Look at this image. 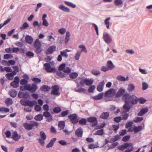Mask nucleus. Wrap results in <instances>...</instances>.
<instances>
[{"instance_id": "e2e57ef3", "label": "nucleus", "mask_w": 152, "mask_h": 152, "mask_svg": "<svg viewBox=\"0 0 152 152\" xmlns=\"http://www.w3.org/2000/svg\"><path fill=\"white\" fill-rule=\"evenodd\" d=\"M95 88V86L94 85H91L89 87L88 91L89 92H93Z\"/></svg>"}, {"instance_id": "e433bc0d", "label": "nucleus", "mask_w": 152, "mask_h": 152, "mask_svg": "<svg viewBox=\"0 0 152 152\" xmlns=\"http://www.w3.org/2000/svg\"><path fill=\"white\" fill-rule=\"evenodd\" d=\"M123 1L122 0H115L114 1L115 5L117 6L121 5L123 4Z\"/></svg>"}, {"instance_id": "4468645a", "label": "nucleus", "mask_w": 152, "mask_h": 152, "mask_svg": "<svg viewBox=\"0 0 152 152\" xmlns=\"http://www.w3.org/2000/svg\"><path fill=\"white\" fill-rule=\"evenodd\" d=\"M21 136L19 135L16 131H15L13 133L11 138L13 140L15 141H18L20 138Z\"/></svg>"}, {"instance_id": "f8f14e48", "label": "nucleus", "mask_w": 152, "mask_h": 152, "mask_svg": "<svg viewBox=\"0 0 152 152\" xmlns=\"http://www.w3.org/2000/svg\"><path fill=\"white\" fill-rule=\"evenodd\" d=\"M125 90L122 88H121L116 93L115 97L118 98L122 96H123L125 94Z\"/></svg>"}, {"instance_id": "a878e982", "label": "nucleus", "mask_w": 152, "mask_h": 152, "mask_svg": "<svg viewBox=\"0 0 152 152\" xmlns=\"http://www.w3.org/2000/svg\"><path fill=\"white\" fill-rule=\"evenodd\" d=\"M87 119L85 118H81L78 121L79 124L81 126L86 125Z\"/></svg>"}, {"instance_id": "2f4dec72", "label": "nucleus", "mask_w": 152, "mask_h": 152, "mask_svg": "<svg viewBox=\"0 0 152 152\" xmlns=\"http://www.w3.org/2000/svg\"><path fill=\"white\" fill-rule=\"evenodd\" d=\"M70 35L69 31H67L66 33V36L64 39V42L65 44H66L69 41Z\"/></svg>"}, {"instance_id": "c756f323", "label": "nucleus", "mask_w": 152, "mask_h": 152, "mask_svg": "<svg viewBox=\"0 0 152 152\" xmlns=\"http://www.w3.org/2000/svg\"><path fill=\"white\" fill-rule=\"evenodd\" d=\"M34 119L37 121H41L43 119V115L41 114H39L34 117Z\"/></svg>"}, {"instance_id": "49530a36", "label": "nucleus", "mask_w": 152, "mask_h": 152, "mask_svg": "<svg viewBox=\"0 0 152 152\" xmlns=\"http://www.w3.org/2000/svg\"><path fill=\"white\" fill-rule=\"evenodd\" d=\"M92 73L95 75H97L100 73V72L98 70L96 69H92L91 71Z\"/></svg>"}, {"instance_id": "5701e85b", "label": "nucleus", "mask_w": 152, "mask_h": 152, "mask_svg": "<svg viewBox=\"0 0 152 152\" xmlns=\"http://www.w3.org/2000/svg\"><path fill=\"white\" fill-rule=\"evenodd\" d=\"M116 79L119 81H124L128 80L129 77L128 76H126V78H125L124 77L121 75H119L117 77Z\"/></svg>"}, {"instance_id": "f03ea898", "label": "nucleus", "mask_w": 152, "mask_h": 152, "mask_svg": "<svg viewBox=\"0 0 152 152\" xmlns=\"http://www.w3.org/2000/svg\"><path fill=\"white\" fill-rule=\"evenodd\" d=\"M122 99L132 105L133 106L137 104V97L134 95H131L129 93H126L123 96Z\"/></svg>"}, {"instance_id": "c9c22d12", "label": "nucleus", "mask_w": 152, "mask_h": 152, "mask_svg": "<svg viewBox=\"0 0 152 152\" xmlns=\"http://www.w3.org/2000/svg\"><path fill=\"white\" fill-rule=\"evenodd\" d=\"M15 75L12 72L10 73H7L6 75V78L8 80H11L12 79V77Z\"/></svg>"}, {"instance_id": "4be33fe9", "label": "nucleus", "mask_w": 152, "mask_h": 152, "mask_svg": "<svg viewBox=\"0 0 152 152\" xmlns=\"http://www.w3.org/2000/svg\"><path fill=\"white\" fill-rule=\"evenodd\" d=\"M58 8L62 11L65 12H69L70 11V10L68 8L65 7L62 4L59 5L58 6Z\"/></svg>"}, {"instance_id": "6ab92c4d", "label": "nucleus", "mask_w": 152, "mask_h": 152, "mask_svg": "<svg viewBox=\"0 0 152 152\" xmlns=\"http://www.w3.org/2000/svg\"><path fill=\"white\" fill-rule=\"evenodd\" d=\"M109 113L108 112H104L101 114L100 118L103 119H107L109 116Z\"/></svg>"}, {"instance_id": "aec40b11", "label": "nucleus", "mask_w": 152, "mask_h": 152, "mask_svg": "<svg viewBox=\"0 0 152 152\" xmlns=\"http://www.w3.org/2000/svg\"><path fill=\"white\" fill-rule=\"evenodd\" d=\"M9 93L11 96L14 98L17 95V91L15 89H12L9 91Z\"/></svg>"}, {"instance_id": "cd10ccee", "label": "nucleus", "mask_w": 152, "mask_h": 152, "mask_svg": "<svg viewBox=\"0 0 152 152\" xmlns=\"http://www.w3.org/2000/svg\"><path fill=\"white\" fill-rule=\"evenodd\" d=\"M30 123L31 130L32 129L34 126H36L37 127L39 125V123L34 121H30Z\"/></svg>"}, {"instance_id": "0e129e2a", "label": "nucleus", "mask_w": 152, "mask_h": 152, "mask_svg": "<svg viewBox=\"0 0 152 152\" xmlns=\"http://www.w3.org/2000/svg\"><path fill=\"white\" fill-rule=\"evenodd\" d=\"M61 54L63 57H64L65 58H67L68 57V54H67L65 50H63L60 52Z\"/></svg>"}, {"instance_id": "a19ab883", "label": "nucleus", "mask_w": 152, "mask_h": 152, "mask_svg": "<svg viewBox=\"0 0 152 152\" xmlns=\"http://www.w3.org/2000/svg\"><path fill=\"white\" fill-rule=\"evenodd\" d=\"M40 135L41 139L43 140H45L46 139V135L45 134V133L43 131H40Z\"/></svg>"}, {"instance_id": "b1692460", "label": "nucleus", "mask_w": 152, "mask_h": 152, "mask_svg": "<svg viewBox=\"0 0 152 152\" xmlns=\"http://www.w3.org/2000/svg\"><path fill=\"white\" fill-rule=\"evenodd\" d=\"M103 95V93H99L98 95H96L93 97V98L95 100H100L102 98Z\"/></svg>"}, {"instance_id": "bb28decb", "label": "nucleus", "mask_w": 152, "mask_h": 152, "mask_svg": "<svg viewBox=\"0 0 152 152\" xmlns=\"http://www.w3.org/2000/svg\"><path fill=\"white\" fill-rule=\"evenodd\" d=\"M34 46L35 48H39L41 47V44L39 41V39H37L34 43Z\"/></svg>"}, {"instance_id": "20e7f679", "label": "nucleus", "mask_w": 152, "mask_h": 152, "mask_svg": "<svg viewBox=\"0 0 152 152\" xmlns=\"http://www.w3.org/2000/svg\"><path fill=\"white\" fill-rule=\"evenodd\" d=\"M20 102L21 104L24 106H28L31 107H33L34 105L37 104L36 101L27 100L25 101V100L23 99H21Z\"/></svg>"}, {"instance_id": "412c9836", "label": "nucleus", "mask_w": 152, "mask_h": 152, "mask_svg": "<svg viewBox=\"0 0 152 152\" xmlns=\"http://www.w3.org/2000/svg\"><path fill=\"white\" fill-rule=\"evenodd\" d=\"M56 140V138H52L50 141V142L47 144L46 146L47 148H49L53 146Z\"/></svg>"}, {"instance_id": "4d7b16f0", "label": "nucleus", "mask_w": 152, "mask_h": 152, "mask_svg": "<svg viewBox=\"0 0 152 152\" xmlns=\"http://www.w3.org/2000/svg\"><path fill=\"white\" fill-rule=\"evenodd\" d=\"M143 119V118L142 117H137L135 118L133 121L137 123L142 121Z\"/></svg>"}, {"instance_id": "58836bf2", "label": "nucleus", "mask_w": 152, "mask_h": 152, "mask_svg": "<svg viewBox=\"0 0 152 152\" xmlns=\"http://www.w3.org/2000/svg\"><path fill=\"white\" fill-rule=\"evenodd\" d=\"M64 3L67 5L72 7V8H75L76 7V5L72 3L71 2H68L67 1H65L64 2Z\"/></svg>"}, {"instance_id": "774afa93", "label": "nucleus", "mask_w": 152, "mask_h": 152, "mask_svg": "<svg viewBox=\"0 0 152 152\" xmlns=\"http://www.w3.org/2000/svg\"><path fill=\"white\" fill-rule=\"evenodd\" d=\"M32 80L35 83H39L41 81V80L40 79L35 77L33 78L32 79Z\"/></svg>"}, {"instance_id": "09e8293b", "label": "nucleus", "mask_w": 152, "mask_h": 152, "mask_svg": "<svg viewBox=\"0 0 152 152\" xmlns=\"http://www.w3.org/2000/svg\"><path fill=\"white\" fill-rule=\"evenodd\" d=\"M142 128V126H135L134 128V132L135 133H137L141 130Z\"/></svg>"}, {"instance_id": "0eeeda50", "label": "nucleus", "mask_w": 152, "mask_h": 152, "mask_svg": "<svg viewBox=\"0 0 152 152\" xmlns=\"http://www.w3.org/2000/svg\"><path fill=\"white\" fill-rule=\"evenodd\" d=\"M123 101L125 102V104L123 106V108L124 110V112L127 113L128 112L130 109L132 107V105L129 104L124 99H123Z\"/></svg>"}, {"instance_id": "338daca9", "label": "nucleus", "mask_w": 152, "mask_h": 152, "mask_svg": "<svg viewBox=\"0 0 152 152\" xmlns=\"http://www.w3.org/2000/svg\"><path fill=\"white\" fill-rule=\"evenodd\" d=\"M129 116V114L128 113H125L122 115V120H127Z\"/></svg>"}, {"instance_id": "ddd939ff", "label": "nucleus", "mask_w": 152, "mask_h": 152, "mask_svg": "<svg viewBox=\"0 0 152 152\" xmlns=\"http://www.w3.org/2000/svg\"><path fill=\"white\" fill-rule=\"evenodd\" d=\"M83 132L82 128L79 127L75 131V134L78 137H81L83 135Z\"/></svg>"}, {"instance_id": "13d9d810", "label": "nucleus", "mask_w": 152, "mask_h": 152, "mask_svg": "<svg viewBox=\"0 0 152 152\" xmlns=\"http://www.w3.org/2000/svg\"><path fill=\"white\" fill-rule=\"evenodd\" d=\"M112 129L114 130L115 132L116 133L118 130L119 129V125H112Z\"/></svg>"}, {"instance_id": "f704fd0d", "label": "nucleus", "mask_w": 152, "mask_h": 152, "mask_svg": "<svg viewBox=\"0 0 152 152\" xmlns=\"http://www.w3.org/2000/svg\"><path fill=\"white\" fill-rule=\"evenodd\" d=\"M69 76L70 78L75 79L78 76V74L75 72H72L69 74Z\"/></svg>"}, {"instance_id": "f257e3e1", "label": "nucleus", "mask_w": 152, "mask_h": 152, "mask_svg": "<svg viewBox=\"0 0 152 152\" xmlns=\"http://www.w3.org/2000/svg\"><path fill=\"white\" fill-rule=\"evenodd\" d=\"M51 62L49 63H46L44 64V67L45 68V70L48 72L51 73L56 72V75L61 78H63L65 77V74L61 72V71H57L55 67L52 68L50 64Z\"/></svg>"}, {"instance_id": "680f3d73", "label": "nucleus", "mask_w": 152, "mask_h": 152, "mask_svg": "<svg viewBox=\"0 0 152 152\" xmlns=\"http://www.w3.org/2000/svg\"><path fill=\"white\" fill-rule=\"evenodd\" d=\"M28 81L27 80L23 79L20 80V83L22 85H25V86L27 85Z\"/></svg>"}, {"instance_id": "864d4df0", "label": "nucleus", "mask_w": 152, "mask_h": 152, "mask_svg": "<svg viewBox=\"0 0 152 152\" xmlns=\"http://www.w3.org/2000/svg\"><path fill=\"white\" fill-rule=\"evenodd\" d=\"M46 118H49L52 115L48 111H45L43 113V115Z\"/></svg>"}, {"instance_id": "c03bdc74", "label": "nucleus", "mask_w": 152, "mask_h": 152, "mask_svg": "<svg viewBox=\"0 0 152 152\" xmlns=\"http://www.w3.org/2000/svg\"><path fill=\"white\" fill-rule=\"evenodd\" d=\"M110 19V17H108L106 18L104 21V23L106 25V27L107 28H109V20Z\"/></svg>"}, {"instance_id": "a211bd4d", "label": "nucleus", "mask_w": 152, "mask_h": 152, "mask_svg": "<svg viewBox=\"0 0 152 152\" xmlns=\"http://www.w3.org/2000/svg\"><path fill=\"white\" fill-rule=\"evenodd\" d=\"M148 108L146 107L144 108H143L138 113L137 115L139 116H142L148 112Z\"/></svg>"}, {"instance_id": "8fccbe9b", "label": "nucleus", "mask_w": 152, "mask_h": 152, "mask_svg": "<svg viewBox=\"0 0 152 152\" xmlns=\"http://www.w3.org/2000/svg\"><path fill=\"white\" fill-rule=\"evenodd\" d=\"M69 113V111L68 110L63 111L61 112V114L60 115V116L61 117H64L68 115Z\"/></svg>"}, {"instance_id": "7c9ffc66", "label": "nucleus", "mask_w": 152, "mask_h": 152, "mask_svg": "<svg viewBox=\"0 0 152 152\" xmlns=\"http://www.w3.org/2000/svg\"><path fill=\"white\" fill-rule=\"evenodd\" d=\"M65 126V122L64 121H61L59 122L58 126L61 129H63Z\"/></svg>"}, {"instance_id": "de8ad7c7", "label": "nucleus", "mask_w": 152, "mask_h": 152, "mask_svg": "<svg viewBox=\"0 0 152 152\" xmlns=\"http://www.w3.org/2000/svg\"><path fill=\"white\" fill-rule=\"evenodd\" d=\"M9 109L8 108H5L3 107H0V112L1 113H7L9 112Z\"/></svg>"}, {"instance_id": "2eb2a0df", "label": "nucleus", "mask_w": 152, "mask_h": 152, "mask_svg": "<svg viewBox=\"0 0 152 152\" xmlns=\"http://www.w3.org/2000/svg\"><path fill=\"white\" fill-rule=\"evenodd\" d=\"M104 84V80H102L100 82L97 87V90L99 92L102 91L103 90Z\"/></svg>"}, {"instance_id": "37998d69", "label": "nucleus", "mask_w": 152, "mask_h": 152, "mask_svg": "<svg viewBox=\"0 0 152 152\" xmlns=\"http://www.w3.org/2000/svg\"><path fill=\"white\" fill-rule=\"evenodd\" d=\"M12 68L14 71H12V72L15 75L19 71V67L18 66H13Z\"/></svg>"}, {"instance_id": "1a4fd4ad", "label": "nucleus", "mask_w": 152, "mask_h": 152, "mask_svg": "<svg viewBox=\"0 0 152 152\" xmlns=\"http://www.w3.org/2000/svg\"><path fill=\"white\" fill-rule=\"evenodd\" d=\"M51 89L52 90L51 92V94L54 95H60V93L59 91V88L58 86L54 85L52 86Z\"/></svg>"}, {"instance_id": "052dcab7", "label": "nucleus", "mask_w": 152, "mask_h": 152, "mask_svg": "<svg viewBox=\"0 0 152 152\" xmlns=\"http://www.w3.org/2000/svg\"><path fill=\"white\" fill-rule=\"evenodd\" d=\"M66 65L65 64H62L59 66L58 70L59 71L64 70L65 68Z\"/></svg>"}, {"instance_id": "f3484780", "label": "nucleus", "mask_w": 152, "mask_h": 152, "mask_svg": "<svg viewBox=\"0 0 152 152\" xmlns=\"http://www.w3.org/2000/svg\"><path fill=\"white\" fill-rule=\"evenodd\" d=\"M25 40L27 43L28 44H31L33 41V38L31 36L27 35L25 37Z\"/></svg>"}, {"instance_id": "5fc2aeb1", "label": "nucleus", "mask_w": 152, "mask_h": 152, "mask_svg": "<svg viewBox=\"0 0 152 152\" xmlns=\"http://www.w3.org/2000/svg\"><path fill=\"white\" fill-rule=\"evenodd\" d=\"M10 85L14 88H16L18 87L19 86V83H15L12 81L10 83Z\"/></svg>"}, {"instance_id": "393cba45", "label": "nucleus", "mask_w": 152, "mask_h": 152, "mask_svg": "<svg viewBox=\"0 0 152 152\" xmlns=\"http://www.w3.org/2000/svg\"><path fill=\"white\" fill-rule=\"evenodd\" d=\"M107 66L110 70H112L114 67V66L111 61H108L107 62Z\"/></svg>"}, {"instance_id": "72a5a7b5", "label": "nucleus", "mask_w": 152, "mask_h": 152, "mask_svg": "<svg viewBox=\"0 0 152 152\" xmlns=\"http://www.w3.org/2000/svg\"><path fill=\"white\" fill-rule=\"evenodd\" d=\"M138 101L140 104H143L146 102V100L142 97H140L139 98L137 97V102Z\"/></svg>"}, {"instance_id": "4c0bfd02", "label": "nucleus", "mask_w": 152, "mask_h": 152, "mask_svg": "<svg viewBox=\"0 0 152 152\" xmlns=\"http://www.w3.org/2000/svg\"><path fill=\"white\" fill-rule=\"evenodd\" d=\"M12 100L11 98H7L5 101V103L8 106H10L12 104Z\"/></svg>"}, {"instance_id": "bf43d9fd", "label": "nucleus", "mask_w": 152, "mask_h": 152, "mask_svg": "<svg viewBox=\"0 0 152 152\" xmlns=\"http://www.w3.org/2000/svg\"><path fill=\"white\" fill-rule=\"evenodd\" d=\"M120 136L118 135L117 134L113 137L111 139V140L113 142H115L117 141L120 138Z\"/></svg>"}, {"instance_id": "ea45409f", "label": "nucleus", "mask_w": 152, "mask_h": 152, "mask_svg": "<svg viewBox=\"0 0 152 152\" xmlns=\"http://www.w3.org/2000/svg\"><path fill=\"white\" fill-rule=\"evenodd\" d=\"M61 110V108L59 107H56L53 108V112L56 113H58Z\"/></svg>"}, {"instance_id": "9b49d317", "label": "nucleus", "mask_w": 152, "mask_h": 152, "mask_svg": "<svg viewBox=\"0 0 152 152\" xmlns=\"http://www.w3.org/2000/svg\"><path fill=\"white\" fill-rule=\"evenodd\" d=\"M56 47L55 45H52L50 46L45 52V54L47 55L52 53L56 51Z\"/></svg>"}, {"instance_id": "3c124183", "label": "nucleus", "mask_w": 152, "mask_h": 152, "mask_svg": "<svg viewBox=\"0 0 152 152\" xmlns=\"http://www.w3.org/2000/svg\"><path fill=\"white\" fill-rule=\"evenodd\" d=\"M93 82V80L92 79H89L86 78V85L89 86L91 85Z\"/></svg>"}, {"instance_id": "39448f33", "label": "nucleus", "mask_w": 152, "mask_h": 152, "mask_svg": "<svg viewBox=\"0 0 152 152\" xmlns=\"http://www.w3.org/2000/svg\"><path fill=\"white\" fill-rule=\"evenodd\" d=\"M87 121L90 123H92L91 126L95 127L98 124V120L97 118L94 116H90L87 118Z\"/></svg>"}, {"instance_id": "603ef678", "label": "nucleus", "mask_w": 152, "mask_h": 152, "mask_svg": "<svg viewBox=\"0 0 152 152\" xmlns=\"http://www.w3.org/2000/svg\"><path fill=\"white\" fill-rule=\"evenodd\" d=\"M28 27L29 25L27 23L25 22L23 24L22 26L20 27V29L21 30H23L26 29Z\"/></svg>"}, {"instance_id": "c85d7f7f", "label": "nucleus", "mask_w": 152, "mask_h": 152, "mask_svg": "<svg viewBox=\"0 0 152 152\" xmlns=\"http://www.w3.org/2000/svg\"><path fill=\"white\" fill-rule=\"evenodd\" d=\"M135 89V86L134 85L131 83L128 85L127 89L129 92L133 91Z\"/></svg>"}, {"instance_id": "7ed1b4c3", "label": "nucleus", "mask_w": 152, "mask_h": 152, "mask_svg": "<svg viewBox=\"0 0 152 152\" xmlns=\"http://www.w3.org/2000/svg\"><path fill=\"white\" fill-rule=\"evenodd\" d=\"M32 86L30 84L24 86H21L20 87V90L21 91H24L26 89L31 91V93H34L36 92L38 88L37 86L34 83L32 84Z\"/></svg>"}, {"instance_id": "a18cd8bd", "label": "nucleus", "mask_w": 152, "mask_h": 152, "mask_svg": "<svg viewBox=\"0 0 152 152\" xmlns=\"http://www.w3.org/2000/svg\"><path fill=\"white\" fill-rule=\"evenodd\" d=\"M26 55L27 57L31 58L34 57V54L31 51H28L26 52Z\"/></svg>"}, {"instance_id": "dca6fc26", "label": "nucleus", "mask_w": 152, "mask_h": 152, "mask_svg": "<svg viewBox=\"0 0 152 152\" xmlns=\"http://www.w3.org/2000/svg\"><path fill=\"white\" fill-rule=\"evenodd\" d=\"M51 88L47 85H44L40 88V90L41 91L47 92L49 91L50 89Z\"/></svg>"}, {"instance_id": "473e14b6", "label": "nucleus", "mask_w": 152, "mask_h": 152, "mask_svg": "<svg viewBox=\"0 0 152 152\" xmlns=\"http://www.w3.org/2000/svg\"><path fill=\"white\" fill-rule=\"evenodd\" d=\"M23 126L24 128L27 130H31V127L30 123H24L23 124Z\"/></svg>"}, {"instance_id": "6e6552de", "label": "nucleus", "mask_w": 152, "mask_h": 152, "mask_svg": "<svg viewBox=\"0 0 152 152\" xmlns=\"http://www.w3.org/2000/svg\"><path fill=\"white\" fill-rule=\"evenodd\" d=\"M133 146V144L132 143H124L121 145H119L118 147V148L121 151H123L128 148L130 147V146Z\"/></svg>"}, {"instance_id": "9d476101", "label": "nucleus", "mask_w": 152, "mask_h": 152, "mask_svg": "<svg viewBox=\"0 0 152 152\" xmlns=\"http://www.w3.org/2000/svg\"><path fill=\"white\" fill-rule=\"evenodd\" d=\"M103 38L105 42L108 44L110 43L112 41L111 37L106 32L104 33Z\"/></svg>"}, {"instance_id": "79ce46f5", "label": "nucleus", "mask_w": 152, "mask_h": 152, "mask_svg": "<svg viewBox=\"0 0 152 152\" xmlns=\"http://www.w3.org/2000/svg\"><path fill=\"white\" fill-rule=\"evenodd\" d=\"M112 89H110L108 91H106L104 94V96L105 97H108L111 96V90Z\"/></svg>"}, {"instance_id": "6e6d98bb", "label": "nucleus", "mask_w": 152, "mask_h": 152, "mask_svg": "<svg viewBox=\"0 0 152 152\" xmlns=\"http://www.w3.org/2000/svg\"><path fill=\"white\" fill-rule=\"evenodd\" d=\"M13 55L11 54H4V59L12 58H13Z\"/></svg>"}, {"instance_id": "69168bd1", "label": "nucleus", "mask_w": 152, "mask_h": 152, "mask_svg": "<svg viewBox=\"0 0 152 152\" xmlns=\"http://www.w3.org/2000/svg\"><path fill=\"white\" fill-rule=\"evenodd\" d=\"M121 120V116L116 117L114 118V121L115 122L117 123H118L120 122Z\"/></svg>"}, {"instance_id": "423d86ee", "label": "nucleus", "mask_w": 152, "mask_h": 152, "mask_svg": "<svg viewBox=\"0 0 152 152\" xmlns=\"http://www.w3.org/2000/svg\"><path fill=\"white\" fill-rule=\"evenodd\" d=\"M68 117L70 121L74 124H76L78 121V119H77V115L76 113L70 114Z\"/></svg>"}]
</instances>
